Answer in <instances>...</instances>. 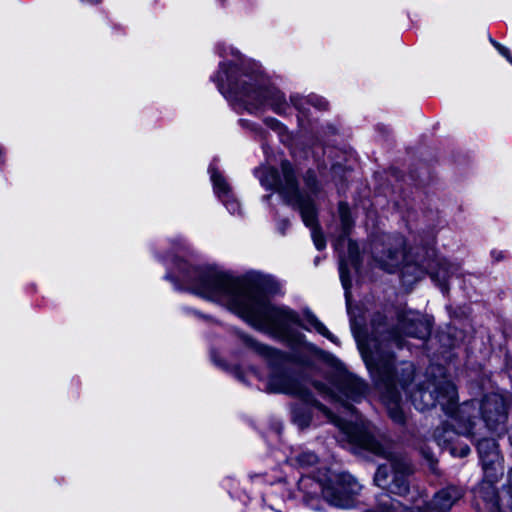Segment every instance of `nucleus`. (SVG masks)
Returning a JSON list of instances; mask_svg holds the SVG:
<instances>
[{"instance_id":"35","label":"nucleus","mask_w":512,"mask_h":512,"mask_svg":"<svg viewBox=\"0 0 512 512\" xmlns=\"http://www.w3.org/2000/svg\"><path fill=\"white\" fill-rule=\"evenodd\" d=\"M491 255L495 259V261H500L504 258V253L502 251L493 250L491 252Z\"/></svg>"},{"instance_id":"10","label":"nucleus","mask_w":512,"mask_h":512,"mask_svg":"<svg viewBox=\"0 0 512 512\" xmlns=\"http://www.w3.org/2000/svg\"><path fill=\"white\" fill-rule=\"evenodd\" d=\"M359 483L350 475H341L333 485H326L323 497L333 506L351 508L355 503V496L360 491Z\"/></svg>"},{"instance_id":"5","label":"nucleus","mask_w":512,"mask_h":512,"mask_svg":"<svg viewBox=\"0 0 512 512\" xmlns=\"http://www.w3.org/2000/svg\"><path fill=\"white\" fill-rule=\"evenodd\" d=\"M254 175L267 190H274L283 198L284 202L300 212L302 221L310 228L314 245L318 250L326 246L317 219V210L314 201L309 195H304L298 187V181L292 164L283 160L281 172L269 166H262L254 170Z\"/></svg>"},{"instance_id":"27","label":"nucleus","mask_w":512,"mask_h":512,"mask_svg":"<svg viewBox=\"0 0 512 512\" xmlns=\"http://www.w3.org/2000/svg\"><path fill=\"white\" fill-rule=\"evenodd\" d=\"M339 274H340V279H341L342 285H343V287L346 291V295H347L348 289L351 286V282H350V278H349L348 268L343 261L340 262V265H339Z\"/></svg>"},{"instance_id":"24","label":"nucleus","mask_w":512,"mask_h":512,"mask_svg":"<svg viewBox=\"0 0 512 512\" xmlns=\"http://www.w3.org/2000/svg\"><path fill=\"white\" fill-rule=\"evenodd\" d=\"M339 215H340L343 232H344V234H348L353 225V222L351 219L349 207L344 202L339 203Z\"/></svg>"},{"instance_id":"11","label":"nucleus","mask_w":512,"mask_h":512,"mask_svg":"<svg viewBox=\"0 0 512 512\" xmlns=\"http://www.w3.org/2000/svg\"><path fill=\"white\" fill-rule=\"evenodd\" d=\"M495 483L484 478L473 490L474 506L478 512H505L503 501L507 495L506 485L504 486V495L499 500Z\"/></svg>"},{"instance_id":"15","label":"nucleus","mask_w":512,"mask_h":512,"mask_svg":"<svg viewBox=\"0 0 512 512\" xmlns=\"http://www.w3.org/2000/svg\"><path fill=\"white\" fill-rule=\"evenodd\" d=\"M457 270L458 268L454 264L446 260H440L437 263V269L430 272V277L445 292L448 290L447 282L449 277L455 274Z\"/></svg>"},{"instance_id":"18","label":"nucleus","mask_w":512,"mask_h":512,"mask_svg":"<svg viewBox=\"0 0 512 512\" xmlns=\"http://www.w3.org/2000/svg\"><path fill=\"white\" fill-rule=\"evenodd\" d=\"M211 174V180L213 182L214 190L216 194L221 197H228L230 188L224 177L216 171L213 167L209 168Z\"/></svg>"},{"instance_id":"31","label":"nucleus","mask_w":512,"mask_h":512,"mask_svg":"<svg viewBox=\"0 0 512 512\" xmlns=\"http://www.w3.org/2000/svg\"><path fill=\"white\" fill-rule=\"evenodd\" d=\"M348 250H349V257L351 259L352 264L357 265L358 264L357 245L354 242L350 241Z\"/></svg>"},{"instance_id":"6","label":"nucleus","mask_w":512,"mask_h":512,"mask_svg":"<svg viewBox=\"0 0 512 512\" xmlns=\"http://www.w3.org/2000/svg\"><path fill=\"white\" fill-rule=\"evenodd\" d=\"M461 417L474 421L479 429L478 435L484 426L490 431H504L508 418L507 403L496 393L486 395L481 401L469 400L460 406Z\"/></svg>"},{"instance_id":"4","label":"nucleus","mask_w":512,"mask_h":512,"mask_svg":"<svg viewBox=\"0 0 512 512\" xmlns=\"http://www.w3.org/2000/svg\"><path fill=\"white\" fill-rule=\"evenodd\" d=\"M213 80L221 94L237 102L251 114L270 108L281 115L289 108L284 94L255 69L247 70L238 63H221Z\"/></svg>"},{"instance_id":"25","label":"nucleus","mask_w":512,"mask_h":512,"mask_svg":"<svg viewBox=\"0 0 512 512\" xmlns=\"http://www.w3.org/2000/svg\"><path fill=\"white\" fill-rule=\"evenodd\" d=\"M507 495L503 501L504 511L512 512V469L508 471L507 482H506Z\"/></svg>"},{"instance_id":"19","label":"nucleus","mask_w":512,"mask_h":512,"mask_svg":"<svg viewBox=\"0 0 512 512\" xmlns=\"http://www.w3.org/2000/svg\"><path fill=\"white\" fill-rule=\"evenodd\" d=\"M307 322L323 337L337 343V338L327 329V327L312 313L306 315Z\"/></svg>"},{"instance_id":"14","label":"nucleus","mask_w":512,"mask_h":512,"mask_svg":"<svg viewBox=\"0 0 512 512\" xmlns=\"http://www.w3.org/2000/svg\"><path fill=\"white\" fill-rule=\"evenodd\" d=\"M480 462L482 464L484 478L486 480L498 482V480L503 476V457L500 451L492 452V454L486 457V459H480Z\"/></svg>"},{"instance_id":"21","label":"nucleus","mask_w":512,"mask_h":512,"mask_svg":"<svg viewBox=\"0 0 512 512\" xmlns=\"http://www.w3.org/2000/svg\"><path fill=\"white\" fill-rule=\"evenodd\" d=\"M243 340L249 347L253 348L255 351H257L261 355L271 357V356H275L278 353V351H276L275 349L268 347L266 345H263L249 336H244Z\"/></svg>"},{"instance_id":"26","label":"nucleus","mask_w":512,"mask_h":512,"mask_svg":"<svg viewBox=\"0 0 512 512\" xmlns=\"http://www.w3.org/2000/svg\"><path fill=\"white\" fill-rule=\"evenodd\" d=\"M420 453L423 456V458L427 461L429 464V467L432 471H435V467L437 464V458L435 454L432 452V450L427 446L423 445L420 447Z\"/></svg>"},{"instance_id":"12","label":"nucleus","mask_w":512,"mask_h":512,"mask_svg":"<svg viewBox=\"0 0 512 512\" xmlns=\"http://www.w3.org/2000/svg\"><path fill=\"white\" fill-rule=\"evenodd\" d=\"M401 330L410 337L426 339L431 333V323L419 313H408L399 319Z\"/></svg>"},{"instance_id":"29","label":"nucleus","mask_w":512,"mask_h":512,"mask_svg":"<svg viewBox=\"0 0 512 512\" xmlns=\"http://www.w3.org/2000/svg\"><path fill=\"white\" fill-rule=\"evenodd\" d=\"M491 44L497 49V51L507 59L508 62L512 64V55L510 53V50L500 44L499 42L495 41L493 38L490 37Z\"/></svg>"},{"instance_id":"16","label":"nucleus","mask_w":512,"mask_h":512,"mask_svg":"<svg viewBox=\"0 0 512 512\" xmlns=\"http://www.w3.org/2000/svg\"><path fill=\"white\" fill-rule=\"evenodd\" d=\"M290 101L292 105L302 114L306 113V106L312 105L319 110H326L328 108V102L318 95H309L303 97L300 95H291Z\"/></svg>"},{"instance_id":"3","label":"nucleus","mask_w":512,"mask_h":512,"mask_svg":"<svg viewBox=\"0 0 512 512\" xmlns=\"http://www.w3.org/2000/svg\"><path fill=\"white\" fill-rule=\"evenodd\" d=\"M367 368L371 371L381 390V398L385 404L389 417L397 424L405 423V414L400 406L401 391L411 400L418 410H426L441 406L445 414L450 415L456 411L458 393L456 386L446 377L428 383L427 389L417 387L411 390L414 379V366L410 362L396 364L390 352L376 350L365 355Z\"/></svg>"},{"instance_id":"9","label":"nucleus","mask_w":512,"mask_h":512,"mask_svg":"<svg viewBox=\"0 0 512 512\" xmlns=\"http://www.w3.org/2000/svg\"><path fill=\"white\" fill-rule=\"evenodd\" d=\"M405 240L401 235H381L372 242V255L379 267L389 273L404 260Z\"/></svg>"},{"instance_id":"7","label":"nucleus","mask_w":512,"mask_h":512,"mask_svg":"<svg viewBox=\"0 0 512 512\" xmlns=\"http://www.w3.org/2000/svg\"><path fill=\"white\" fill-rule=\"evenodd\" d=\"M454 424L443 422L433 433L435 442L443 449H448L450 454L455 457H466L470 453V447L467 444L457 442L460 435L473 438L478 435L479 429L474 421H468L467 417H461L460 406L457 405L456 411L449 415Z\"/></svg>"},{"instance_id":"17","label":"nucleus","mask_w":512,"mask_h":512,"mask_svg":"<svg viewBox=\"0 0 512 512\" xmlns=\"http://www.w3.org/2000/svg\"><path fill=\"white\" fill-rule=\"evenodd\" d=\"M298 488L305 494L313 497L319 493L323 495V489L326 488V485L309 476H302L298 481Z\"/></svg>"},{"instance_id":"2","label":"nucleus","mask_w":512,"mask_h":512,"mask_svg":"<svg viewBox=\"0 0 512 512\" xmlns=\"http://www.w3.org/2000/svg\"><path fill=\"white\" fill-rule=\"evenodd\" d=\"M312 383L307 378L294 377L286 373L275 374L269 379L273 391L292 395L303 402L292 407V421L295 425L300 429L309 427L312 420L309 406L317 408L328 422L340 428L352 445L390 462V466L378 467L374 476L377 486L399 496L406 495L410 488L408 478L414 471L407 455L395 451L386 440L380 439L376 428L369 421L359 418L355 423H348L334 415L313 398L310 389L313 387Z\"/></svg>"},{"instance_id":"23","label":"nucleus","mask_w":512,"mask_h":512,"mask_svg":"<svg viewBox=\"0 0 512 512\" xmlns=\"http://www.w3.org/2000/svg\"><path fill=\"white\" fill-rule=\"evenodd\" d=\"M304 183L305 187L308 190V192L313 195L317 196L320 192V184L317 180L316 174L312 170H308L304 175Z\"/></svg>"},{"instance_id":"22","label":"nucleus","mask_w":512,"mask_h":512,"mask_svg":"<svg viewBox=\"0 0 512 512\" xmlns=\"http://www.w3.org/2000/svg\"><path fill=\"white\" fill-rule=\"evenodd\" d=\"M294 461L302 468L311 467L317 464L318 456L312 451H303L295 456Z\"/></svg>"},{"instance_id":"32","label":"nucleus","mask_w":512,"mask_h":512,"mask_svg":"<svg viewBox=\"0 0 512 512\" xmlns=\"http://www.w3.org/2000/svg\"><path fill=\"white\" fill-rule=\"evenodd\" d=\"M265 124L273 130H278L281 126L280 122L275 118L268 117L264 120Z\"/></svg>"},{"instance_id":"34","label":"nucleus","mask_w":512,"mask_h":512,"mask_svg":"<svg viewBox=\"0 0 512 512\" xmlns=\"http://www.w3.org/2000/svg\"><path fill=\"white\" fill-rule=\"evenodd\" d=\"M389 341L391 344H394L398 348H402L403 346L402 339L394 333L390 335Z\"/></svg>"},{"instance_id":"20","label":"nucleus","mask_w":512,"mask_h":512,"mask_svg":"<svg viewBox=\"0 0 512 512\" xmlns=\"http://www.w3.org/2000/svg\"><path fill=\"white\" fill-rule=\"evenodd\" d=\"M479 459H486L492 452L499 451L497 442L494 439L484 438L477 443Z\"/></svg>"},{"instance_id":"8","label":"nucleus","mask_w":512,"mask_h":512,"mask_svg":"<svg viewBox=\"0 0 512 512\" xmlns=\"http://www.w3.org/2000/svg\"><path fill=\"white\" fill-rule=\"evenodd\" d=\"M313 388L324 398L340 402L345 408L351 409L349 401L360 402L368 392V385L354 374L344 372L335 380L337 393L329 389L325 384L313 382Z\"/></svg>"},{"instance_id":"28","label":"nucleus","mask_w":512,"mask_h":512,"mask_svg":"<svg viewBox=\"0 0 512 512\" xmlns=\"http://www.w3.org/2000/svg\"><path fill=\"white\" fill-rule=\"evenodd\" d=\"M221 200L225 204L226 208L231 214L239 213L241 210L240 203L233 199L230 194H228V197H221Z\"/></svg>"},{"instance_id":"36","label":"nucleus","mask_w":512,"mask_h":512,"mask_svg":"<svg viewBox=\"0 0 512 512\" xmlns=\"http://www.w3.org/2000/svg\"><path fill=\"white\" fill-rule=\"evenodd\" d=\"M165 278H166V279H171V280L173 279V278H172V276H171V274H169V273H168V274H166Z\"/></svg>"},{"instance_id":"1","label":"nucleus","mask_w":512,"mask_h":512,"mask_svg":"<svg viewBox=\"0 0 512 512\" xmlns=\"http://www.w3.org/2000/svg\"><path fill=\"white\" fill-rule=\"evenodd\" d=\"M179 279L193 293L226 305L260 331L269 332L291 344H301L305 336L293 325L310 330L299 314L286 306H274L267 293L269 280L235 278L212 267H196L185 261L178 264Z\"/></svg>"},{"instance_id":"13","label":"nucleus","mask_w":512,"mask_h":512,"mask_svg":"<svg viewBox=\"0 0 512 512\" xmlns=\"http://www.w3.org/2000/svg\"><path fill=\"white\" fill-rule=\"evenodd\" d=\"M464 494L465 490L463 487L448 485L435 493L430 503L431 509L436 512H447Z\"/></svg>"},{"instance_id":"33","label":"nucleus","mask_w":512,"mask_h":512,"mask_svg":"<svg viewBox=\"0 0 512 512\" xmlns=\"http://www.w3.org/2000/svg\"><path fill=\"white\" fill-rule=\"evenodd\" d=\"M385 317L378 314L375 315L372 319V326L375 328L376 331L379 330L380 326L384 323Z\"/></svg>"},{"instance_id":"30","label":"nucleus","mask_w":512,"mask_h":512,"mask_svg":"<svg viewBox=\"0 0 512 512\" xmlns=\"http://www.w3.org/2000/svg\"><path fill=\"white\" fill-rule=\"evenodd\" d=\"M239 123H240V125H241L242 127H244V128H248V129H250V130L254 131L256 134L260 135L261 137H263V135H264V133H265V132L263 131V129H262L260 126H258V125H256V124H254V123H251V122H249L248 120L240 119V120H239Z\"/></svg>"}]
</instances>
